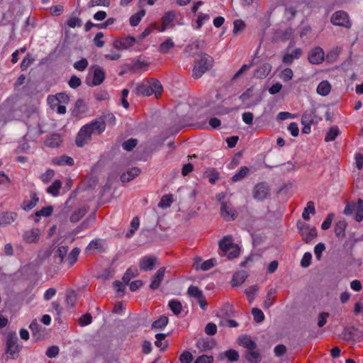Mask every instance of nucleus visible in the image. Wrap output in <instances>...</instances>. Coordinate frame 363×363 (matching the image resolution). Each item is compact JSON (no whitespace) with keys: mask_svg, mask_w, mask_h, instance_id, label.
<instances>
[{"mask_svg":"<svg viewBox=\"0 0 363 363\" xmlns=\"http://www.w3.org/2000/svg\"><path fill=\"white\" fill-rule=\"evenodd\" d=\"M106 128L105 123L101 119H96L89 124L84 125L79 130L76 138V145L83 147L91 140L93 133L101 134Z\"/></svg>","mask_w":363,"mask_h":363,"instance_id":"obj_1","label":"nucleus"},{"mask_svg":"<svg viewBox=\"0 0 363 363\" xmlns=\"http://www.w3.org/2000/svg\"><path fill=\"white\" fill-rule=\"evenodd\" d=\"M200 59L194 61V66L192 70V76L195 79L201 77L212 66L213 59L206 53L198 54Z\"/></svg>","mask_w":363,"mask_h":363,"instance_id":"obj_2","label":"nucleus"},{"mask_svg":"<svg viewBox=\"0 0 363 363\" xmlns=\"http://www.w3.org/2000/svg\"><path fill=\"white\" fill-rule=\"evenodd\" d=\"M18 337L15 332H9L6 337V353L11 359H16L20 352L21 347L18 344Z\"/></svg>","mask_w":363,"mask_h":363,"instance_id":"obj_3","label":"nucleus"},{"mask_svg":"<svg viewBox=\"0 0 363 363\" xmlns=\"http://www.w3.org/2000/svg\"><path fill=\"white\" fill-rule=\"evenodd\" d=\"M269 194L270 187L265 182L257 184L252 189V196L257 201H263Z\"/></svg>","mask_w":363,"mask_h":363,"instance_id":"obj_4","label":"nucleus"},{"mask_svg":"<svg viewBox=\"0 0 363 363\" xmlns=\"http://www.w3.org/2000/svg\"><path fill=\"white\" fill-rule=\"evenodd\" d=\"M355 208L356 205L354 202L349 203L346 205L343 213L346 216L351 215ZM354 218L357 222H360L363 219V200L361 199H359L357 201Z\"/></svg>","mask_w":363,"mask_h":363,"instance_id":"obj_5","label":"nucleus"},{"mask_svg":"<svg viewBox=\"0 0 363 363\" xmlns=\"http://www.w3.org/2000/svg\"><path fill=\"white\" fill-rule=\"evenodd\" d=\"M330 21L335 26L345 28L351 27V22L350 21L349 16L344 11H337L335 12L331 16Z\"/></svg>","mask_w":363,"mask_h":363,"instance_id":"obj_6","label":"nucleus"},{"mask_svg":"<svg viewBox=\"0 0 363 363\" xmlns=\"http://www.w3.org/2000/svg\"><path fill=\"white\" fill-rule=\"evenodd\" d=\"M324 52L320 47H315L312 49L308 55V60L313 65H319L324 60Z\"/></svg>","mask_w":363,"mask_h":363,"instance_id":"obj_7","label":"nucleus"},{"mask_svg":"<svg viewBox=\"0 0 363 363\" xmlns=\"http://www.w3.org/2000/svg\"><path fill=\"white\" fill-rule=\"evenodd\" d=\"M220 214L225 220H234L237 216L238 213L226 202H221Z\"/></svg>","mask_w":363,"mask_h":363,"instance_id":"obj_8","label":"nucleus"},{"mask_svg":"<svg viewBox=\"0 0 363 363\" xmlns=\"http://www.w3.org/2000/svg\"><path fill=\"white\" fill-rule=\"evenodd\" d=\"M93 71V81L91 84L87 82L89 86H98L101 84L105 79V72L102 67L99 65H95L91 67Z\"/></svg>","mask_w":363,"mask_h":363,"instance_id":"obj_9","label":"nucleus"},{"mask_svg":"<svg viewBox=\"0 0 363 363\" xmlns=\"http://www.w3.org/2000/svg\"><path fill=\"white\" fill-rule=\"evenodd\" d=\"M148 66L149 63L145 61H141L140 60H133L131 62L124 65L125 69L123 72L130 71L136 73Z\"/></svg>","mask_w":363,"mask_h":363,"instance_id":"obj_10","label":"nucleus"},{"mask_svg":"<svg viewBox=\"0 0 363 363\" xmlns=\"http://www.w3.org/2000/svg\"><path fill=\"white\" fill-rule=\"evenodd\" d=\"M131 89L136 95L150 96L149 84L143 83L132 84Z\"/></svg>","mask_w":363,"mask_h":363,"instance_id":"obj_11","label":"nucleus"},{"mask_svg":"<svg viewBox=\"0 0 363 363\" xmlns=\"http://www.w3.org/2000/svg\"><path fill=\"white\" fill-rule=\"evenodd\" d=\"M303 55L302 49L297 48L294 49L291 53H286L284 55L282 62L286 65H291L294 60L299 59Z\"/></svg>","mask_w":363,"mask_h":363,"instance_id":"obj_12","label":"nucleus"},{"mask_svg":"<svg viewBox=\"0 0 363 363\" xmlns=\"http://www.w3.org/2000/svg\"><path fill=\"white\" fill-rule=\"evenodd\" d=\"M157 259L154 257H144L140 262V268L141 270L147 272L155 268Z\"/></svg>","mask_w":363,"mask_h":363,"instance_id":"obj_13","label":"nucleus"},{"mask_svg":"<svg viewBox=\"0 0 363 363\" xmlns=\"http://www.w3.org/2000/svg\"><path fill=\"white\" fill-rule=\"evenodd\" d=\"M165 268L161 267L160 268L155 274L152 277V282L150 285V287L152 290H155L158 289L160 286L162 280L163 279L164 275Z\"/></svg>","mask_w":363,"mask_h":363,"instance_id":"obj_14","label":"nucleus"},{"mask_svg":"<svg viewBox=\"0 0 363 363\" xmlns=\"http://www.w3.org/2000/svg\"><path fill=\"white\" fill-rule=\"evenodd\" d=\"M240 345L245 347L247 350H253L257 348V344L248 335H244L238 337Z\"/></svg>","mask_w":363,"mask_h":363,"instance_id":"obj_15","label":"nucleus"},{"mask_svg":"<svg viewBox=\"0 0 363 363\" xmlns=\"http://www.w3.org/2000/svg\"><path fill=\"white\" fill-rule=\"evenodd\" d=\"M140 172L141 171L138 167H132L121 175V181L123 183L128 182L138 176Z\"/></svg>","mask_w":363,"mask_h":363,"instance_id":"obj_16","label":"nucleus"},{"mask_svg":"<svg viewBox=\"0 0 363 363\" xmlns=\"http://www.w3.org/2000/svg\"><path fill=\"white\" fill-rule=\"evenodd\" d=\"M235 244L233 242V238L230 235H226L223 238L218 242V246L220 250H222L224 253H227L228 251L231 250V247Z\"/></svg>","mask_w":363,"mask_h":363,"instance_id":"obj_17","label":"nucleus"},{"mask_svg":"<svg viewBox=\"0 0 363 363\" xmlns=\"http://www.w3.org/2000/svg\"><path fill=\"white\" fill-rule=\"evenodd\" d=\"M272 66L269 63H264L257 68L254 72V76L256 78H265L271 72Z\"/></svg>","mask_w":363,"mask_h":363,"instance_id":"obj_18","label":"nucleus"},{"mask_svg":"<svg viewBox=\"0 0 363 363\" xmlns=\"http://www.w3.org/2000/svg\"><path fill=\"white\" fill-rule=\"evenodd\" d=\"M148 84L150 86V95L155 94V96L158 97L163 90V87L160 82L156 79H151L148 81Z\"/></svg>","mask_w":363,"mask_h":363,"instance_id":"obj_19","label":"nucleus"},{"mask_svg":"<svg viewBox=\"0 0 363 363\" xmlns=\"http://www.w3.org/2000/svg\"><path fill=\"white\" fill-rule=\"evenodd\" d=\"M40 231L38 228H32L26 231L23 234V239L29 242H35L39 238Z\"/></svg>","mask_w":363,"mask_h":363,"instance_id":"obj_20","label":"nucleus"},{"mask_svg":"<svg viewBox=\"0 0 363 363\" xmlns=\"http://www.w3.org/2000/svg\"><path fill=\"white\" fill-rule=\"evenodd\" d=\"M17 217L14 212H5L0 214V226L6 225L13 223Z\"/></svg>","mask_w":363,"mask_h":363,"instance_id":"obj_21","label":"nucleus"},{"mask_svg":"<svg viewBox=\"0 0 363 363\" xmlns=\"http://www.w3.org/2000/svg\"><path fill=\"white\" fill-rule=\"evenodd\" d=\"M247 277V274L246 271L241 270L235 272L233 276L231 281L232 286H237L239 285H241L245 280V279Z\"/></svg>","mask_w":363,"mask_h":363,"instance_id":"obj_22","label":"nucleus"},{"mask_svg":"<svg viewBox=\"0 0 363 363\" xmlns=\"http://www.w3.org/2000/svg\"><path fill=\"white\" fill-rule=\"evenodd\" d=\"M314 109L306 110L301 117V123L313 124L317 123L316 116Z\"/></svg>","mask_w":363,"mask_h":363,"instance_id":"obj_23","label":"nucleus"},{"mask_svg":"<svg viewBox=\"0 0 363 363\" xmlns=\"http://www.w3.org/2000/svg\"><path fill=\"white\" fill-rule=\"evenodd\" d=\"M61 135L58 133L50 135L45 140V145L50 147H57L62 143Z\"/></svg>","mask_w":363,"mask_h":363,"instance_id":"obj_24","label":"nucleus"},{"mask_svg":"<svg viewBox=\"0 0 363 363\" xmlns=\"http://www.w3.org/2000/svg\"><path fill=\"white\" fill-rule=\"evenodd\" d=\"M246 360L250 363H259L262 360V356L257 351L247 350L245 353Z\"/></svg>","mask_w":363,"mask_h":363,"instance_id":"obj_25","label":"nucleus"},{"mask_svg":"<svg viewBox=\"0 0 363 363\" xmlns=\"http://www.w3.org/2000/svg\"><path fill=\"white\" fill-rule=\"evenodd\" d=\"M347 223L345 219H342L336 223L335 226V234L337 238H344L345 236V229Z\"/></svg>","mask_w":363,"mask_h":363,"instance_id":"obj_26","label":"nucleus"},{"mask_svg":"<svg viewBox=\"0 0 363 363\" xmlns=\"http://www.w3.org/2000/svg\"><path fill=\"white\" fill-rule=\"evenodd\" d=\"M331 90V85L328 81H322L317 86V93L321 96H325L329 94Z\"/></svg>","mask_w":363,"mask_h":363,"instance_id":"obj_27","label":"nucleus"},{"mask_svg":"<svg viewBox=\"0 0 363 363\" xmlns=\"http://www.w3.org/2000/svg\"><path fill=\"white\" fill-rule=\"evenodd\" d=\"M30 197V200L24 201L22 203L21 206L25 211H29L34 208L39 201V198L35 193H31Z\"/></svg>","mask_w":363,"mask_h":363,"instance_id":"obj_28","label":"nucleus"},{"mask_svg":"<svg viewBox=\"0 0 363 363\" xmlns=\"http://www.w3.org/2000/svg\"><path fill=\"white\" fill-rule=\"evenodd\" d=\"M53 162L58 165L72 166L74 164V160L69 156L62 155L60 157L55 158Z\"/></svg>","mask_w":363,"mask_h":363,"instance_id":"obj_29","label":"nucleus"},{"mask_svg":"<svg viewBox=\"0 0 363 363\" xmlns=\"http://www.w3.org/2000/svg\"><path fill=\"white\" fill-rule=\"evenodd\" d=\"M187 294L191 297L195 298L196 300L202 298L203 295V291L198 287L194 285H191L188 290Z\"/></svg>","mask_w":363,"mask_h":363,"instance_id":"obj_30","label":"nucleus"},{"mask_svg":"<svg viewBox=\"0 0 363 363\" xmlns=\"http://www.w3.org/2000/svg\"><path fill=\"white\" fill-rule=\"evenodd\" d=\"M168 306L172 313L176 315L180 314L182 311V305L178 300H172L169 301Z\"/></svg>","mask_w":363,"mask_h":363,"instance_id":"obj_31","label":"nucleus"},{"mask_svg":"<svg viewBox=\"0 0 363 363\" xmlns=\"http://www.w3.org/2000/svg\"><path fill=\"white\" fill-rule=\"evenodd\" d=\"M250 169L246 166L240 167V170L232 177V181L237 182L243 179L248 174Z\"/></svg>","mask_w":363,"mask_h":363,"instance_id":"obj_32","label":"nucleus"},{"mask_svg":"<svg viewBox=\"0 0 363 363\" xmlns=\"http://www.w3.org/2000/svg\"><path fill=\"white\" fill-rule=\"evenodd\" d=\"M138 275V269L136 268H128L123 274L122 280L123 283L128 284L131 279Z\"/></svg>","mask_w":363,"mask_h":363,"instance_id":"obj_33","label":"nucleus"},{"mask_svg":"<svg viewBox=\"0 0 363 363\" xmlns=\"http://www.w3.org/2000/svg\"><path fill=\"white\" fill-rule=\"evenodd\" d=\"M62 182L59 179H56L54 182L47 189V192L56 196L59 194V190L61 188Z\"/></svg>","mask_w":363,"mask_h":363,"instance_id":"obj_34","label":"nucleus"},{"mask_svg":"<svg viewBox=\"0 0 363 363\" xmlns=\"http://www.w3.org/2000/svg\"><path fill=\"white\" fill-rule=\"evenodd\" d=\"M86 213V209L85 208H80L73 212L70 216V221L72 223L78 222L82 217Z\"/></svg>","mask_w":363,"mask_h":363,"instance_id":"obj_35","label":"nucleus"},{"mask_svg":"<svg viewBox=\"0 0 363 363\" xmlns=\"http://www.w3.org/2000/svg\"><path fill=\"white\" fill-rule=\"evenodd\" d=\"M339 128L337 126L331 127L325 135V141L330 142L335 140V139L339 135Z\"/></svg>","mask_w":363,"mask_h":363,"instance_id":"obj_36","label":"nucleus"},{"mask_svg":"<svg viewBox=\"0 0 363 363\" xmlns=\"http://www.w3.org/2000/svg\"><path fill=\"white\" fill-rule=\"evenodd\" d=\"M309 213L311 214L315 213L314 203L313 201H308L307 206L303 210L302 217L305 220H308L310 219Z\"/></svg>","mask_w":363,"mask_h":363,"instance_id":"obj_37","label":"nucleus"},{"mask_svg":"<svg viewBox=\"0 0 363 363\" xmlns=\"http://www.w3.org/2000/svg\"><path fill=\"white\" fill-rule=\"evenodd\" d=\"M145 15V11L142 9L130 18V24L136 26L140 22L142 18Z\"/></svg>","mask_w":363,"mask_h":363,"instance_id":"obj_38","label":"nucleus"},{"mask_svg":"<svg viewBox=\"0 0 363 363\" xmlns=\"http://www.w3.org/2000/svg\"><path fill=\"white\" fill-rule=\"evenodd\" d=\"M67 252H68L67 246L62 245V246L58 247V248L56 251V253L55 255V257L59 258V260H60L59 262L60 264L63 262L64 259L65 258V257L67 255Z\"/></svg>","mask_w":363,"mask_h":363,"instance_id":"obj_39","label":"nucleus"},{"mask_svg":"<svg viewBox=\"0 0 363 363\" xmlns=\"http://www.w3.org/2000/svg\"><path fill=\"white\" fill-rule=\"evenodd\" d=\"M79 252L80 249L78 247H74L68 255L67 262L69 267L72 266L76 262V261L77 260V257L79 255Z\"/></svg>","mask_w":363,"mask_h":363,"instance_id":"obj_40","label":"nucleus"},{"mask_svg":"<svg viewBox=\"0 0 363 363\" xmlns=\"http://www.w3.org/2000/svg\"><path fill=\"white\" fill-rule=\"evenodd\" d=\"M168 323V318L167 316H161L159 319L154 321L152 324V328L162 329Z\"/></svg>","mask_w":363,"mask_h":363,"instance_id":"obj_41","label":"nucleus"},{"mask_svg":"<svg viewBox=\"0 0 363 363\" xmlns=\"http://www.w3.org/2000/svg\"><path fill=\"white\" fill-rule=\"evenodd\" d=\"M357 330L354 328H346L343 330L342 337L344 340L350 341L354 339V333Z\"/></svg>","mask_w":363,"mask_h":363,"instance_id":"obj_42","label":"nucleus"},{"mask_svg":"<svg viewBox=\"0 0 363 363\" xmlns=\"http://www.w3.org/2000/svg\"><path fill=\"white\" fill-rule=\"evenodd\" d=\"M275 293L276 291L272 289L268 291L266 299L264 301V307L265 308H269L273 305L274 301L275 300V298L273 296Z\"/></svg>","mask_w":363,"mask_h":363,"instance_id":"obj_43","label":"nucleus"},{"mask_svg":"<svg viewBox=\"0 0 363 363\" xmlns=\"http://www.w3.org/2000/svg\"><path fill=\"white\" fill-rule=\"evenodd\" d=\"M174 46L172 39H167L160 45V51L163 53H167Z\"/></svg>","mask_w":363,"mask_h":363,"instance_id":"obj_44","label":"nucleus"},{"mask_svg":"<svg viewBox=\"0 0 363 363\" xmlns=\"http://www.w3.org/2000/svg\"><path fill=\"white\" fill-rule=\"evenodd\" d=\"M252 314L254 318V320L256 323H262L264 320V313L257 308H253L252 309Z\"/></svg>","mask_w":363,"mask_h":363,"instance_id":"obj_45","label":"nucleus"},{"mask_svg":"<svg viewBox=\"0 0 363 363\" xmlns=\"http://www.w3.org/2000/svg\"><path fill=\"white\" fill-rule=\"evenodd\" d=\"M110 0H90L88 3V7L91 8L94 6H104L108 7L110 5Z\"/></svg>","mask_w":363,"mask_h":363,"instance_id":"obj_46","label":"nucleus"},{"mask_svg":"<svg viewBox=\"0 0 363 363\" xmlns=\"http://www.w3.org/2000/svg\"><path fill=\"white\" fill-rule=\"evenodd\" d=\"M138 144V140L130 138L123 143L122 147L126 151H131Z\"/></svg>","mask_w":363,"mask_h":363,"instance_id":"obj_47","label":"nucleus"},{"mask_svg":"<svg viewBox=\"0 0 363 363\" xmlns=\"http://www.w3.org/2000/svg\"><path fill=\"white\" fill-rule=\"evenodd\" d=\"M89 62L86 58H82L74 63L73 67L78 71H84L88 67Z\"/></svg>","mask_w":363,"mask_h":363,"instance_id":"obj_48","label":"nucleus"},{"mask_svg":"<svg viewBox=\"0 0 363 363\" xmlns=\"http://www.w3.org/2000/svg\"><path fill=\"white\" fill-rule=\"evenodd\" d=\"M77 299V298L75 291H71L67 294L66 302L71 308H73L75 306Z\"/></svg>","mask_w":363,"mask_h":363,"instance_id":"obj_49","label":"nucleus"},{"mask_svg":"<svg viewBox=\"0 0 363 363\" xmlns=\"http://www.w3.org/2000/svg\"><path fill=\"white\" fill-rule=\"evenodd\" d=\"M172 201L173 199L171 195H164L162 197L158 206L161 208H167L171 206Z\"/></svg>","mask_w":363,"mask_h":363,"instance_id":"obj_50","label":"nucleus"},{"mask_svg":"<svg viewBox=\"0 0 363 363\" xmlns=\"http://www.w3.org/2000/svg\"><path fill=\"white\" fill-rule=\"evenodd\" d=\"M176 16V13L173 11H168L164 13V15L162 18V22L163 24L169 25Z\"/></svg>","mask_w":363,"mask_h":363,"instance_id":"obj_51","label":"nucleus"},{"mask_svg":"<svg viewBox=\"0 0 363 363\" xmlns=\"http://www.w3.org/2000/svg\"><path fill=\"white\" fill-rule=\"evenodd\" d=\"M225 357L230 362L237 361L239 358L238 352L235 350H228L225 352Z\"/></svg>","mask_w":363,"mask_h":363,"instance_id":"obj_52","label":"nucleus"},{"mask_svg":"<svg viewBox=\"0 0 363 363\" xmlns=\"http://www.w3.org/2000/svg\"><path fill=\"white\" fill-rule=\"evenodd\" d=\"M53 208L51 206L43 207L41 210L35 213L36 216H45L48 217L52 214Z\"/></svg>","mask_w":363,"mask_h":363,"instance_id":"obj_53","label":"nucleus"},{"mask_svg":"<svg viewBox=\"0 0 363 363\" xmlns=\"http://www.w3.org/2000/svg\"><path fill=\"white\" fill-rule=\"evenodd\" d=\"M210 19V16L208 14H204L203 13H200L198 16V18L196 21V28L199 29L201 28L204 22L208 21Z\"/></svg>","mask_w":363,"mask_h":363,"instance_id":"obj_54","label":"nucleus"},{"mask_svg":"<svg viewBox=\"0 0 363 363\" xmlns=\"http://www.w3.org/2000/svg\"><path fill=\"white\" fill-rule=\"evenodd\" d=\"M312 255L310 252H305L301 261V266L304 268L309 267Z\"/></svg>","mask_w":363,"mask_h":363,"instance_id":"obj_55","label":"nucleus"},{"mask_svg":"<svg viewBox=\"0 0 363 363\" xmlns=\"http://www.w3.org/2000/svg\"><path fill=\"white\" fill-rule=\"evenodd\" d=\"M294 34V30L291 28H287L284 30L281 31L280 38L283 41H286L291 39Z\"/></svg>","mask_w":363,"mask_h":363,"instance_id":"obj_56","label":"nucleus"},{"mask_svg":"<svg viewBox=\"0 0 363 363\" xmlns=\"http://www.w3.org/2000/svg\"><path fill=\"white\" fill-rule=\"evenodd\" d=\"M294 75L293 71L291 68H285L281 74V78L283 81L287 82L292 79Z\"/></svg>","mask_w":363,"mask_h":363,"instance_id":"obj_57","label":"nucleus"},{"mask_svg":"<svg viewBox=\"0 0 363 363\" xmlns=\"http://www.w3.org/2000/svg\"><path fill=\"white\" fill-rule=\"evenodd\" d=\"M59 352V347L57 346L53 345L48 348L45 354L49 358H55L57 356Z\"/></svg>","mask_w":363,"mask_h":363,"instance_id":"obj_58","label":"nucleus"},{"mask_svg":"<svg viewBox=\"0 0 363 363\" xmlns=\"http://www.w3.org/2000/svg\"><path fill=\"white\" fill-rule=\"evenodd\" d=\"M334 216L335 214L333 213H330L327 216L325 220L323 222L321 225V228L323 230H328V228H330Z\"/></svg>","mask_w":363,"mask_h":363,"instance_id":"obj_59","label":"nucleus"},{"mask_svg":"<svg viewBox=\"0 0 363 363\" xmlns=\"http://www.w3.org/2000/svg\"><path fill=\"white\" fill-rule=\"evenodd\" d=\"M92 322V317L91 314L86 313L83 315L79 319V323L81 326H86L89 325Z\"/></svg>","mask_w":363,"mask_h":363,"instance_id":"obj_60","label":"nucleus"},{"mask_svg":"<svg viewBox=\"0 0 363 363\" xmlns=\"http://www.w3.org/2000/svg\"><path fill=\"white\" fill-rule=\"evenodd\" d=\"M245 28V23L240 20L237 19L233 23V33H237L239 31L243 30Z\"/></svg>","mask_w":363,"mask_h":363,"instance_id":"obj_61","label":"nucleus"},{"mask_svg":"<svg viewBox=\"0 0 363 363\" xmlns=\"http://www.w3.org/2000/svg\"><path fill=\"white\" fill-rule=\"evenodd\" d=\"M179 360L182 363H191L193 360V355L188 351L181 354Z\"/></svg>","mask_w":363,"mask_h":363,"instance_id":"obj_62","label":"nucleus"},{"mask_svg":"<svg viewBox=\"0 0 363 363\" xmlns=\"http://www.w3.org/2000/svg\"><path fill=\"white\" fill-rule=\"evenodd\" d=\"M69 86L72 89H77V87H79L81 84H82V81L81 79L77 77L76 75H72L71 77H70V79L68 82Z\"/></svg>","mask_w":363,"mask_h":363,"instance_id":"obj_63","label":"nucleus"},{"mask_svg":"<svg viewBox=\"0 0 363 363\" xmlns=\"http://www.w3.org/2000/svg\"><path fill=\"white\" fill-rule=\"evenodd\" d=\"M213 360L212 356L203 354L196 358L194 363H211Z\"/></svg>","mask_w":363,"mask_h":363,"instance_id":"obj_64","label":"nucleus"}]
</instances>
